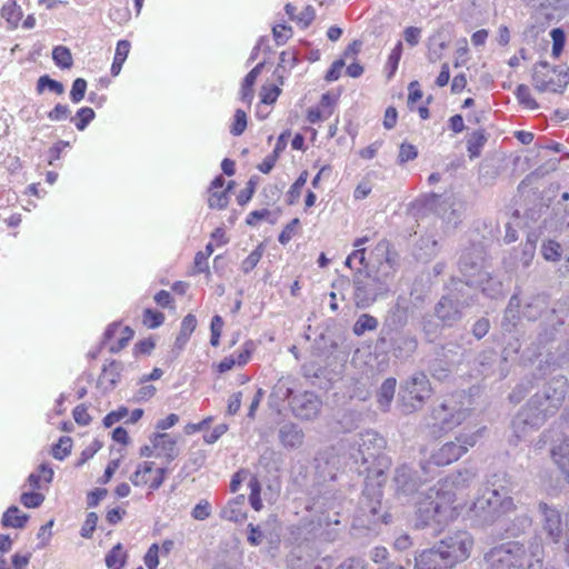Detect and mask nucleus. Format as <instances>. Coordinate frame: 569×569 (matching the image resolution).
Instances as JSON below:
<instances>
[{"mask_svg": "<svg viewBox=\"0 0 569 569\" xmlns=\"http://www.w3.org/2000/svg\"><path fill=\"white\" fill-rule=\"evenodd\" d=\"M471 473L459 471L420 492L415 502V526L440 531L467 511L496 516L502 493L491 489L471 501Z\"/></svg>", "mask_w": 569, "mask_h": 569, "instance_id": "1", "label": "nucleus"}, {"mask_svg": "<svg viewBox=\"0 0 569 569\" xmlns=\"http://www.w3.org/2000/svg\"><path fill=\"white\" fill-rule=\"evenodd\" d=\"M485 569H528L529 557L523 543L507 541L490 548L483 557Z\"/></svg>", "mask_w": 569, "mask_h": 569, "instance_id": "2", "label": "nucleus"}, {"mask_svg": "<svg viewBox=\"0 0 569 569\" xmlns=\"http://www.w3.org/2000/svg\"><path fill=\"white\" fill-rule=\"evenodd\" d=\"M465 399V393L460 391L447 395L443 401L431 411L432 427L447 431L462 425L469 416Z\"/></svg>", "mask_w": 569, "mask_h": 569, "instance_id": "3", "label": "nucleus"}, {"mask_svg": "<svg viewBox=\"0 0 569 569\" xmlns=\"http://www.w3.org/2000/svg\"><path fill=\"white\" fill-rule=\"evenodd\" d=\"M386 263L389 264V271L382 274V278L371 277L366 270L358 268L353 274L355 299L357 307H368L377 300L378 290L386 286L387 280L393 278L395 263L390 257L386 258Z\"/></svg>", "mask_w": 569, "mask_h": 569, "instance_id": "4", "label": "nucleus"}, {"mask_svg": "<svg viewBox=\"0 0 569 569\" xmlns=\"http://www.w3.org/2000/svg\"><path fill=\"white\" fill-rule=\"evenodd\" d=\"M443 558L451 568L467 561L475 548L472 535L463 529L449 532L437 542Z\"/></svg>", "mask_w": 569, "mask_h": 569, "instance_id": "5", "label": "nucleus"}, {"mask_svg": "<svg viewBox=\"0 0 569 569\" xmlns=\"http://www.w3.org/2000/svg\"><path fill=\"white\" fill-rule=\"evenodd\" d=\"M532 82L537 90L545 92H562L569 83V71L538 62L532 73Z\"/></svg>", "mask_w": 569, "mask_h": 569, "instance_id": "6", "label": "nucleus"}, {"mask_svg": "<svg viewBox=\"0 0 569 569\" xmlns=\"http://www.w3.org/2000/svg\"><path fill=\"white\" fill-rule=\"evenodd\" d=\"M478 435H459L455 441L443 443L430 456V462L438 467L449 466L467 453L468 449L475 447Z\"/></svg>", "mask_w": 569, "mask_h": 569, "instance_id": "7", "label": "nucleus"}, {"mask_svg": "<svg viewBox=\"0 0 569 569\" xmlns=\"http://www.w3.org/2000/svg\"><path fill=\"white\" fill-rule=\"evenodd\" d=\"M166 477L167 468L157 466L153 461H141L129 479L134 487L152 493L163 485Z\"/></svg>", "mask_w": 569, "mask_h": 569, "instance_id": "8", "label": "nucleus"}, {"mask_svg": "<svg viewBox=\"0 0 569 569\" xmlns=\"http://www.w3.org/2000/svg\"><path fill=\"white\" fill-rule=\"evenodd\" d=\"M432 395L430 380L423 372L413 375L406 381L403 399L411 406H421Z\"/></svg>", "mask_w": 569, "mask_h": 569, "instance_id": "9", "label": "nucleus"}, {"mask_svg": "<svg viewBox=\"0 0 569 569\" xmlns=\"http://www.w3.org/2000/svg\"><path fill=\"white\" fill-rule=\"evenodd\" d=\"M538 509L542 516L541 528L547 539L553 543H559L563 536L561 512L546 502H540Z\"/></svg>", "mask_w": 569, "mask_h": 569, "instance_id": "10", "label": "nucleus"}, {"mask_svg": "<svg viewBox=\"0 0 569 569\" xmlns=\"http://www.w3.org/2000/svg\"><path fill=\"white\" fill-rule=\"evenodd\" d=\"M133 336L134 331L129 326H122L121 322H112L103 333V342L108 345L111 353H118L128 346Z\"/></svg>", "mask_w": 569, "mask_h": 569, "instance_id": "11", "label": "nucleus"}, {"mask_svg": "<svg viewBox=\"0 0 569 569\" xmlns=\"http://www.w3.org/2000/svg\"><path fill=\"white\" fill-rule=\"evenodd\" d=\"M289 405L295 416L305 420L316 418L320 411V401L310 391L293 395L289 400Z\"/></svg>", "mask_w": 569, "mask_h": 569, "instance_id": "12", "label": "nucleus"}, {"mask_svg": "<svg viewBox=\"0 0 569 569\" xmlns=\"http://www.w3.org/2000/svg\"><path fill=\"white\" fill-rule=\"evenodd\" d=\"M254 349V342L247 340L237 353L224 357L219 362L213 363L212 368L219 375L226 373L234 368H242L251 360Z\"/></svg>", "mask_w": 569, "mask_h": 569, "instance_id": "13", "label": "nucleus"}, {"mask_svg": "<svg viewBox=\"0 0 569 569\" xmlns=\"http://www.w3.org/2000/svg\"><path fill=\"white\" fill-rule=\"evenodd\" d=\"M338 100L339 93L332 91L323 93L319 100V103L307 110V121L311 124H315L328 120L335 113Z\"/></svg>", "mask_w": 569, "mask_h": 569, "instance_id": "14", "label": "nucleus"}, {"mask_svg": "<svg viewBox=\"0 0 569 569\" xmlns=\"http://www.w3.org/2000/svg\"><path fill=\"white\" fill-rule=\"evenodd\" d=\"M415 569H452L436 543L431 548L423 549L415 556Z\"/></svg>", "mask_w": 569, "mask_h": 569, "instance_id": "15", "label": "nucleus"}, {"mask_svg": "<svg viewBox=\"0 0 569 569\" xmlns=\"http://www.w3.org/2000/svg\"><path fill=\"white\" fill-rule=\"evenodd\" d=\"M550 458L565 481L569 483V437H563L551 446Z\"/></svg>", "mask_w": 569, "mask_h": 569, "instance_id": "16", "label": "nucleus"}, {"mask_svg": "<svg viewBox=\"0 0 569 569\" xmlns=\"http://www.w3.org/2000/svg\"><path fill=\"white\" fill-rule=\"evenodd\" d=\"M152 452L172 461L178 456L177 441L168 433H157L151 439Z\"/></svg>", "mask_w": 569, "mask_h": 569, "instance_id": "17", "label": "nucleus"}, {"mask_svg": "<svg viewBox=\"0 0 569 569\" xmlns=\"http://www.w3.org/2000/svg\"><path fill=\"white\" fill-rule=\"evenodd\" d=\"M284 11L289 19L296 22L300 28H308L316 19V10L311 4L306 6L301 12L296 13L297 8L292 3L284 6Z\"/></svg>", "mask_w": 569, "mask_h": 569, "instance_id": "18", "label": "nucleus"}, {"mask_svg": "<svg viewBox=\"0 0 569 569\" xmlns=\"http://www.w3.org/2000/svg\"><path fill=\"white\" fill-rule=\"evenodd\" d=\"M0 14L7 21L10 29H17L23 18V11L16 0H8L2 6Z\"/></svg>", "mask_w": 569, "mask_h": 569, "instance_id": "19", "label": "nucleus"}, {"mask_svg": "<svg viewBox=\"0 0 569 569\" xmlns=\"http://www.w3.org/2000/svg\"><path fill=\"white\" fill-rule=\"evenodd\" d=\"M370 238L368 236H363L360 238H357L353 241V247L356 248L346 260V264L349 268H352L355 264H358L360 267H365V269L368 268V263L366 261V249L362 248V246L368 242Z\"/></svg>", "mask_w": 569, "mask_h": 569, "instance_id": "20", "label": "nucleus"}, {"mask_svg": "<svg viewBox=\"0 0 569 569\" xmlns=\"http://www.w3.org/2000/svg\"><path fill=\"white\" fill-rule=\"evenodd\" d=\"M28 519V515L21 512L18 507L11 506L4 511L1 523L3 527L21 529L27 525Z\"/></svg>", "mask_w": 569, "mask_h": 569, "instance_id": "21", "label": "nucleus"}, {"mask_svg": "<svg viewBox=\"0 0 569 569\" xmlns=\"http://www.w3.org/2000/svg\"><path fill=\"white\" fill-rule=\"evenodd\" d=\"M131 49V43L128 40H119L116 46L114 57L111 64V74L117 77L122 69Z\"/></svg>", "mask_w": 569, "mask_h": 569, "instance_id": "22", "label": "nucleus"}, {"mask_svg": "<svg viewBox=\"0 0 569 569\" xmlns=\"http://www.w3.org/2000/svg\"><path fill=\"white\" fill-rule=\"evenodd\" d=\"M485 130L479 129L469 134L467 139V151L470 159L478 158L487 142Z\"/></svg>", "mask_w": 569, "mask_h": 569, "instance_id": "23", "label": "nucleus"}, {"mask_svg": "<svg viewBox=\"0 0 569 569\" xmlns=\"http://www.w3.org/2000/svg\"><path fill=\"white\" fill-rule=\"evenodd\" d=\"M309 173L307 170H303L300 172L296 181L289 187L288 191L286 192V202L289 206H293L298 203L303 187L306 186L308 181Z\"/></svg>", "mask_w": 569, "mask_h": 569, "instance_id": "24", "label": "nucleus"}, {"mask_svg": "<svg viewBox=\"0 0 569 569\" xmlns=\"http://www.w3.org/2000/svg\"><path fill=\"white\" fill-rule=\"evenodd\" d=\"M221 517L228 521L242 522L247 518L243 503L239 500H231L221 511Z\"/></svg>", "mask_w": 569, "mask_h": 569, "instance_id": "25", "label": "nucleus"}, {"mask_svg": "<svg viewBox=\"0 0 569 569\" xmlns=\"http://www.w3.org/2000/svg\"><path fill=\"white\" fill-rule=\"evenodd\" d=\"M127 560V552L124 551L121 543H117L106 555V566L109 569H122Z\"/></svg>", "mask_w": 569, "mask_h": 569, "instance_id": "26", "label": "nucleus"}, {"mask_svg": "<svg viewBox=\"0 0 569 569\" xmlns=\"http://www.w3.org/2000/svg\"><path fill=\"white\" fill-rule=\"evenodd\" d=\"M402 52H403V43H402V41L399 40L392 48L391 52L389 53L388 59L385 64V70L387 72L388 79H391L396 74V72L398 70L399 62L402 57Z\"/></svg>", "mask_w": 569, "mask_h": 569, "instance_id": "27", "label": "nucleus"}, {"mask_svg": "<svg viewBox=\"0 0 569 569\" xmlns=\"http://www.w3.org/2000/svg\"><path fill=\"white\" fill-rule=\"evenodd\" d=\"M377 328L378 320L369 313H362L355 322L352 331L357 337H361L366 331H373Z\"/></svg>", "mask_w": 569, "mask_h": 569, "instance_id": "28", "label": "nucleus"}, {"mask_svg": "<svg viewBox=\"0 0 569 569\" xmlns=\"http://www.w3.org/2000/svg\"><path fill=\"white\" fill-rule=\"evenodd\" d=\"M396 385L397 381L395 378H388L382 382L377 396L381 407L387 408L390 405L396 392Z\"/></svg>", "mask_w": 569, "mask_h": 569, "instance_id": "29", "label": "nucleus"}, {"mask_svg": "<svg viewBox=\"0 0 569 569\" xmlns=\"http://www.w3.org/2000/svg\"><path fill=\"white\" fill-rule=\"evenodd\" d=\"M120 380V363L112 360L104 365L100 376L101 383H108L114 386Z\"/></svg>", "mask_w": 569, "mask_h": 569, "instance_id": "30", "label": "nucleus"}, {"mask_svg": "<svg viewBox=\"0 0 569 569\" xmlns=\"http://www.w3.org/2000/svg\"><path fill=\"white\" fill-rule=\"evenodd\" d=\"M52 59L54 63L61 69H69L73 64V59L70 50L64 46H57L52 50Z\"/></svg>", "mask_w": 569, "mask_h": 569, "instance_id": "31", "label": "nucleus"}, {"mask_svg": "<svg viewBox=\"0 0 569 569\" xmlns=\"http://www.w3.org/2000/svg\"><path fill=\"white\" fill-rule=\"evenodd\" d=\"M561 246L555 240H547L541 246L542 257L552 262H557L561 258Z\"/></svg>", "mask_w": 569, "mask_h": 569, "instance_id": "32", "label": "nucleus"}, {"mask_svg": "<svg viewBox=\"0 0 569 569\" xmlns=\"http://www.w3.org/2000/svg\"><path fill=\"white\" fill-rule=\"evenodd\" d=\"M164 315L161 311L147 308L142 315V323L148 329H156L164 322Z\"/></svg>", "mask_w": 569, "mask_h": 569, "instance_id": "33", "label": "nucleus"}, {"mask_svg": "<svg viewBox=\"0 0 569 569\" xmlns=\"http://www.w3.org/2000/svg\"><path fill=\"white\" fill-rule=\"evenodd\" d=\"M196 328H197V319H196L194 315L188 313L187 316H184V318L181 321L180 332H179L177 340L186 342L187 340H189V338L191 337V335L193 333Z\"/></svg>", "mask_w": 569, "mask_h": 569, "instance_id": "34", "label": "nucleus"}, {"mask_svg": "<svg viewBox=\"0 0 569 569\" xmlns=\"http://www.w3.org/2000/svg\"><path fill=\"white\" fill-rule=\"evenodd\" d=\"M209 207L212 209H224L229 203L228 189L210 190L208 197Z\"/></svg>", "mask_w": 569, "mask_h": 569, "instance_id": "35", "label": "nucleus"}, {"mask_svg": "<svg viewBox=\"0 0 569 569\" xmlns=\"http://www.w3.org/2000/svg\"><path fill=\"white\" fill-rule=\"evenodd\" d=\"M516 96L519 103L530 110H535L538 108L537 101L531 96L530 89L526 84H519L516 90Z\"/></svg>", "mask_w": 569, "mask_h": 569, "instance_id": "36", "label": "nucleus"}, {"mask_svg": "<svg viewBox=\"0 0 569 569\" xmlns=\"http://www.w3.org/2000/svg\"><path fill=\"white\" fill-rule=\"evenodd\" d=\"M72 440L70 437H61L57 443L52 446L51 453L58 460H63L71 452Z\"/></svg>", "mask_w": 569, "mask_h": 569, "instance_id": "37", "label": "nucleus"}, {"mask_svg": "<svg viewBox=\"0 0 569 569\" xmlns=\"http://www.w3.org/2000/svg\"><path fill=\"white\" fill-rule=\"evenodd\" d=\"M280 439L284 446L293 447L301 443L302 433L297 430L293 426L284 427L280 431Z\"/></svg>", "mask_w": 569, "mask_h": 569, "instance_id": "38", "label": "nucleus"}, {"mask_svg": "<svg viewBox=\"0 0 569 569\" xmlns=\"http://www.w3.org/2000/svg\"><path fill=\"white\" fill-rule=\"evenodd\" d=\"M94 111L89 107L80 108L76 117L73 118L74 126L78 130L82 131L87 128V126L94 119Z\"/></svg>", "mask_w": 569, "mask_h": 569, "instance_id": "39", "label": "nucleus"}, {"mask_svg": "<svg viewBox=\"0 0 569 569\" xmlns=\"http://www.w3.org/2000/svg\"><path fill=\"white\" fill-rule=\"evenodd\" d=\"M44 501V495L37 490L24 491L20 496V502L26 508H38Z\"/></svg>", "mask_w": 569, "mask_h": 569, "instance_id": "40", "label": "nucleus"}, {"mask_svg": "<svg viewBox=\"0 0 569 569\" xmlns=\"http://www.w3.org/2000/svg\"><path fill=\"white\" fill-rule=\"evenodd\" d=\"M249 488H250L249 502L256 511H259L262 509L263 505H262V500L260 497V491H261L260 482L256 477H251V479L249 481Z\"/></svg>", "mask_w": 569, "mask_h": 569, "instance_id": "41", "label": "nucleus"}, {"mask_svg": "<svg viewBox=\"0 0 569 569\" xmlns=\"http://www.w3.org/2000/svg\"><path fill=\"white\" fill-rule=\"evenodd\" d=\"M258 181L259 178L257 176H253L249 179L246 188L242 189L237 196V202L239 206H244L252 199L257 189Z\"/></svg>", "mask_w": 569, "mask_h": 569, "instance_id": "42", "label": "nucleus"}, {"mask_svg": "<svg viewBox=\"0 0 569 569\" xmlns=\"http://www.w3.org/2000/svg\"><path fill=\"white\" fill-rule=\"evenodd\" d=\"M551 39H552V51L551 54L553 58H559L560 54L563 51L565 43H566V34L562 29L555 28L550 32Z\"/></svg>", "mask_w": 569, "mask_h": 569, "instance_id": "43", "label": "nucleus"}, {"mask_svg": "<svg viewBox=\"0 0 569 569\" xmlns=\"http://www.w3.org/2000/svg\"><path fill=\"white\" fill-rule=\"evenodd\" d=\"M300 228V220L298 218H293L289 223H287L281 230L278 241L281 244H287L291 241V239L298 233Z\"/></svg>", "mask_w": 569, "mask_h": 569, "instance_id": "44", "label": "nucleus"}, {"mask_svg": "<svg viewBox=\"0 0 569 569\" xmlns=\"http://www.w3.org/2000/svg\"><path fill=\"white\" fill-rule=\"evenodd\" d=\"M48 88L49 90L56 92L57 94H62L64 88L62 83L57 80L51 79L49 76H41L37 82V91L38 93H42L43 90Z\"/></svg>", "mask_w": 569, "mask_h": 569, "instance_id": "45", "label": "nucleus"}, {"mask_svg": "<svg viewBox=\"0 0 569 569\" xmlns=\"http://www.w3.org/2000/svg\"><path fill=\"white\" fill-rule=\"evenodd\" d=\"M262 254L263 249L262 246L260 244L253 251H251L246 259H243L241 263L242 271L244 273H249L250 271H252L261 260Z\"/></svg>", "mask_w": 569, "mask_h": 569, "instance_id": "46", "label": "nucleus"}, {"mask_svg": "<svg viewBox=\"0 0 569 569\" xmlns=\"http://www.w3.org/2000/svg\"><path fill=\"white\" fill-rule=\"evenodd\" d=\"M273 39L277 44H284L293 34L292 28L286 23H278L272 28Z\"/></svg>", "mask_w": 569, "mask_h": 569, "instance_id": "47", "label": "nucleus"}, {"mask_svg": "<svg viewBox=\"0 0 569 569\" xmlns=\"http://www.w3.org/2000/svg\"><path fill=\"white\" fill-rule=\"evenodd\" d=\"M281 93V89L276 84L262 86L260 91V101L263 104H273Z\"/></svg>", "mask_w": 569, "mask_h": 569, "instance_id": "48", "label": "nucleus"}, {"mask_svg": "<svg viewBox=\"0 0 569 569\" xmlns=\"http://www.w3.org/2000/svg\"><path fill=\"white\" fill-rule=\"evenodd\" d=\"M418 157V149L409 142H402L399 147L398 163L405 164L408 161L415 160Z\"/></svg>", "mask_w": 569, "mask_h": 569, "instance_id": "49", "label": "nucleus"}, {"mask_svg": "<svg viewBox=\"0 0 569 569\" xmlns=\"http://www.w3.org/2000/svg\"><path fill=\"white\" fill-rule=\"evenodd\" d=\"M247 128V114L243 110L237 109L233 114V121L230 127V132L233 136H240Z\"/></svg>", "mask_w": 569, "mask_h": 569, "instance_id": "50", "label": "nucleus"}, {"mask_svg": "<svg viewBox=\"0 0 569 569\" xmlns=\"http://www.w3.org/2000/svg\"><path fill=\"white\" fill-rule=\"evenodd\" d=\"M223 325H224L223 319L220 316L217 315V316L212 317L211 325H210V331H211L210 343L212 347H218L220 345V338L222 335Z\"/></svg>", "mask_w": 569, "mask_h": 569, "instance_id": "51", "label": "nucleus"}, {"mask_svg": "<svg viewBox=\"0 0 569 569\" xmlns=\"http://www.w3.org/2000/svg\"><path fill=\"white\" fill-rule=\"evenodd\" d=\"M422 36V29L415 26L406 27L402 31L405 42L413 48L419 44Z\"/></svg>", "mask_w": 569, "mask_h": 569, "instance_id": "52", "label": "nucleus"}, {"mask_svg": "<svg viewBox=\"0 0 569 569\" xmlns=\"http://www.w3.org/2000/svg\"><path fill=\"white\" fill-rule=\"evenodd\" d=\"M254 83H256V81H253L251 78H249L247 76L244 77V79L241 83V88L239 91V98L242 102L247 103L248 106L251 104L252 99H253Z\"/></svg>", "mask_w": 569, "mask_h": 569, "instance_id": "53", "label": "nucleus"}, {"mask_svg": "<svg viewBox=\"0 0 569 569\" xmlns=\"http://www.w3.org/2000/svg\"><path fill=\"white\" fill-rule=\"evenodd\" d=\"M87 81L83 78H77L70 91V99L73 103H79L86 94Z\"/></svg>", "mask_w": 569, "mask_h": 569, "instance_id": "54", "label": "nucleus"}, {"mask_svg": "<svg viewBox=\"0 0 569 569\" xmlns=\"http://www.w3.org/2000/svg\"><path fill=\"white\" fill-rule=\"evenodd\" d=\"M98 523V515L96 512H89L81 527L80 535L83 538H91Z\"/></svg>", "mask_w": 569, "mask_h": 569, "instance_id": "55", "label": "nucleus"}, {"mask_svg": "<svg viewBox=\"0 0 569 569\" xmlns=\"http://www.w3.org/2000/svg\"><path fill=\"white\" fill-rule=\"evenodd\" d=\"M156 347V342L152 338H146L142 340H139L132 349V352L136 357L139 356H148L150 355Z\"/></svg>", "mask_w": 569, "mask_h": 569, "instance_id": "56", "label": "nucleus"}, {"mask_svg": "<svg viewBox=\"0 0 569 569\" xmlns=\"http://www.w3.org/2000/svg\"><path fill=\"white\" fill-rule=\"evenodd\" d=\"M538 237L535 233L528 234L526 243L523 246V260L525 264L528 266L535 256Z\"/></svg>", "mask_w": 569, "mask_h": 569, "instance_id": "57", "label": "nucleus"}, {"mask_svg": "<svg viewBox=\"0 0 569 569\" xmlns=\"http://www.w3.org/2000/svg\"><path fill=\"white\" fill-rule=\"evenodd\" d=\"M159 546L152 543L144 555V565L148 569H157L159 565Z\"/></svg>", "mask_w": 569, "mask_h": 569, "instance_id": "58", "label": "nucleus"}, {"mask_svg": "<svg viewBox=\"0 0 569 569\" xmlns=\"http://www.w3.org/2000/svg\"><path fill=\"white\" fill-rule=\"evenodd\" d=\"M208 260H209V257H207L203 253H201L200 251H198L194 256L192 273L193 274H199V273L210 274Z\"/></svg>", "mask_w": 569, "mask_h": 569, "instance_id": "59", "label": "nucleus"}, {"mask_svg": "<svg viewBox=\"0 0 569 569\" xmlns=\"http://www.w3.org/2000/svg\"><path fill=\"white\" fill-rule=\"evenodd\" d=\"M408 107L413 110L415 103L422 99V91L418 81H411L408 86Z\"/></svg>", "mask_w": 569, "mask_h": 569, "instance_id": "60", "label": "nucleus"}, {"mask_svg": "<svg viewBox=\"0 0 569 569\" xmlns=\"http://www.w3.org/2000/svg\"><path fill=\"white\" fill-rule=\"evenodd\" d=\"M210 513H211V506L207 500H201L199 503H197L193 507V509L191 511V516L196 520H204V519L209 518Z\"/></svg>", "mask_w": 569, "mask_h": 569, "instance_id": "61", "label": "nucleus"}, {"mask_svg": "<svg viewBox=\"0 0 569 569\" xmlns=\"http://www.w3.org/2000/svg\"><path fill=\"white\" fill-rule=\"evenodd\" d=\"M74 421L80 426H87L91 421V417L88 412V408L81 403L72 410Z\"/></svg>", "mask_w": 569, "mask_h": 569, "instance_id": "62", "label": "nucleus"}, {"mask_svg": "<svg viewBox=\"0 0 569 569\" xmlns=\"http://www.w3.org/2000/svg\"><path fill=\"white\" fill-rule=\"evenodd\" d=\"M345 64L346 63H345L343 59H338V60L333 61V63L330 66V68L326 72V76H325L326 81L327 82L337 81L341 76V71H342Z\"/></svg>", "mask_w": 569, "mask_h": 569, "instance_id": "63", "label": "nucleus"}, {"mask_svg": "<svg viewBox=\"0 0 569 569\" xmlns=\"http://www.w3.org/2000/svg\"><path fill=\"white\" fill-rule=\"evenodd\" d=\"M126 515L127 511L124 508L114 507L107 510L104 518L110 526H114L118 525Z\"/></svg>", "mask_w": 569, "mask_h": 569, "instance_id": "64", "label": "nucleus"}]
</instances>
